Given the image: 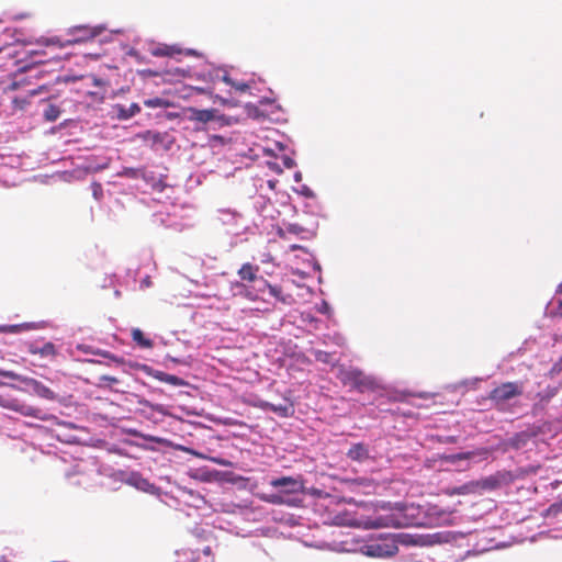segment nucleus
Returning a JSON list of instances; mask_svg holds the SVG:
<instances>
[{
	"label": "nucleus",
	"mask_w": 562,
	"mask_h": 562,
	"mask_svg": "<svg viewBox=\"0 0 562 562\" xmlns=\"http://www.w3.org/2000/svg\"><path fill=\"white\" fill-rule=\"evenodd\" d=\"M30 327V324L0 325V333L18 334L23 329H27Z\"/></svg>",
	"instance_id": "cd10ccee"
},
{
	"label": "nucleus",
	"mask_w": 562,
	"mask_h": 562,
	"mask_svg": "<svg viewBox=\"0 0 562 562\" xmlns=\"http://www.w3.org/2000/svg\"><path fill=\"white\" fill-rule=\"evenodd\" d=\"M140 111V108L138 104L136 103H132L130 104V106L125 108V106H120L119 108V117L120 119H130L132 116H134L136 113H138Z\"/></svg>",
	"instance_id": "b1692460"
},
{
	"label": "nucleus",
	"mask_w": 562,
	"mask_h": 562,
	"mask_svg": "<svg viewBox=\"0 0 562 562\" xmlns=\"http://www.w3.org/2000/svg\"><path fill=\"white\" fill-rule=\"evenodd\" d=\"M268 293L283 303H290L292 301V296L290 294L283 295L281 288L278 285L270 284L268 288Z\"/></svg>",
	"instance_id": "393cba45"
},
{
	"label": "nucleus",
	"mask_w": 562,
	"mask_h": 562,
	"mask_svg": "<svg viewBox=\"0 0 562 562\" xmlns=\"http://www.w3.org/2000/svg\"><path fill=\"white\" fill-rule=\"evenodd\" d=\"M92 192H93V196L94 199L99 200L100 196L102 195V187L100 183H92Z\"/></svg>",
	"instance_id": "4c0bfd02"
},
{
	"label": "nucleus",
	"mask_w": 562,
	"mask_h": 562,
	"mask_svg": "<svg viewBox=\"0 0 562 562\" xmlns=\"http://www.w3.org/2000/svg\"><path fill=\"white\" fill-rule=\"evenodd\" d=\"M234 88H236L240 92H245L249 89V86L247 83H235Z\"/></svg>",
	"instance_id": "ea45409f"
},
{
	"label": "nucleus",
	"mask_w": 562,
	"mask_h": 562,
	"mask_svg": "<svg viewBox=\"0 0 562 562\" xmlns=\"http://www.w3.org/2000/svg\"><path fill=\"white\" fill-rule=\"evenodd\" d=\"M270 485L277 491L269 494L267 497L268 502L277 505L285 504L290 506H296L301 502L297 495L303 491V483L300 480L291 476H281L272 479L270 481Z\"/></svg>",
	"instance_id": "f03ea898"
},
{
	"label": "nucleus",
	"mask_w": 562,
	"mask_h": 562,
	"mask_svg": "<svg viewBox=\"0 0 562 562\" xmlns=\"http://www.w3.org/2000/svg\"><path fill=\"white\" fill-rule=\"evenodd\" d=\"M396 551L397 547L394 544L373 542L366 546L364 553L369 557L384 558L395 554Z\"/></svg>",
	"instance_id": "a211bd4d"
},
{
	"label": "nucleus",
	"mask_w": 562,
	"mask_h": 562,
	"mask_svg": "<svg viewBox=\"0 0 562 562\" xmlns=\"http://www.w3.org/2000/svg\"><path fill=\"white\" fill-rule=\"evenodd\" d=\"M4 160H5L4 155L0 154V166H5V165H8Z\"/></svg>",
	"instance_id": "de8ad7c7"
},
{
	"label": "nucleus",
	"mask_w": 562,
	"mask_h": 562,
	"mask_svg": "<svg viewBox=\"0 0 562 562\" xmlns=\"http://www.w3.org/2000/svg\"><path fill=\"white\" fill-rule=\"evenodd\" d=\"M18 381L25 384L27 387V391L36 395L41 398L47 400V401H57L58 395L50 390L48 386H46L44 383H42L38 380H35L33 378L22 376L20 375V379H16Z\"/></svg>",
	"instance_id": "6e6552de"
},
{
	"label": "nucleus",
	"mask_w": 562,
	"mask_h": 562,
	"mask_svg": "<svg viewBox=\"0 0 562 562\" xmlns=\"http://www.w3.org/2000/svg\"><path fill=\"white\" fill-rule=\"evenodd\" d=\"M117 475L120 476L121 481L131 486H134L139 491L150 494H155L157 492V487L137 472H119Z\"/></svg>",
	"instance_id": "1a4fd4ad"
},
{
	"label": "nucleus",
	"mask_w": 562,
	"mask_h": 562,
	"mask_svg": "<svg viewBox=\"0 0 562 562\" xmlns=\"http://www.w3.org/2000/svg\"><path fill=\"white\" fill-rule=\"evenodd\" d=\"M462 490H463V487H461V488L458 491V494L463 493V492H462Z\"/></svg>",
	"instance_id": "6e6d98bb"
},
{
	"label": "nucleus",
	"mask_w": 562,
	"mask_h": 562,
	"mask_svg": "<svg viewBox=\"0 0 562 562\" xmlns=\"http://www.w3.org/2000/svg\"><path fill=\"white\" fill-rule=\"evenodd\" d=\"M245 295L249 296V297H252V295L249 292L245 293Z\"/></svg>",
	"instance_id": "5fc2aeb1"
},
{
	"label": "nucleus",
	"mask_w": 562,
	"mask_h": 562,
	"mask_svg": "<svg viewBox=\"0 0 562 562\" xmlns=\"http://www.w3.org/2000/svg\"><path fill=\"white\" fill-rule=\"evenodd\" d=\"M0 562H8V559L4 555H0Z\"/></svg>",
	"instance_id": "3c124183"
},
{
	"label": "nucleus",
	"mask_w": 562,
	"mask_h": 562,
	"mask_svg": "<svg viewBox=\"0 0 562 562\" xmlns=\"http://www.w3.org/2000/svg\"><path fill=\"white\" fill-rule=\"evenodd\" d=\"M212 460H213V462H215V463H217V464H220V465H227V462H225V461H224V460H222V459H215V458H214V459H212Z\"/></svg>",
	"instance_id": "49530a36"
},
{
	"label": "nucleus",
	"mask_w": 562,
	"mask_h": 562,
	"mask_svg": "<svg viewBox=\"0 0 562 562\" xmlns=\"http://www.w3.org/2000/svg\"><path fill=\"white\" fill-rule=\"evenodd\" d=\"M217 213L218 220L222 222V224L228 227L237 226L241 220V215L231 209H221L217 211Z\"/></svg>",
	"instance_id": "aec40b11"
},
{
	"label": "nucleus",
	"mask_w": 562,
	"mask_h": 562,
	"mask_svg": "<svg viewBox=\"0 0 562 562\" xmlns=\"http://www.w3.org/2000/svg\"><path fill=\"white\" fill-rule=\"evenodd\" d=\"M170 144L171 143H164V142L150 143V149L154 151H157V153H165L170 149Z\"/></svg>",
	"instance_id": "72a5a7b5"
},
{
	"label": "nucleus",
	"mask_w": 562,
	"mask_h": 562,
	"mask_svg": "<svg viewBox=\"0 0 562 562\" xmlns=\"http://www.w3.org/2000/svg\"><path fill=\"white\" fill-rule=\"evenodd\" d=\"M144 104L148 108H166V106H168V102L158 97L145 100Z\"/></svg>",
	"instance_id": "2f4dec72"
},
{
	"label": "nucleus",
	"mask_w": 562,
	"mask_h": 562,
	"mask_svg": "<svg viewBox=\"0 0 562 562\" xmlns=\"http://www.w3.org/2000/svg\"><path fill=\"white\" fill-rule=\"evenodd\" d=\"M555 341H562V330L554 334Z\"/></svg>",
	"instance_id": "a18cd8bd"
},
{
	"label": "nucleus",
	"mask_w": 562,
	"mask_h": 562,
	"mask_svg": "<svg viewBox=\"0 0 562 562\" xmlns=\"http://www.w3.org/2000/svg\"><path fill=\"white\" fill-rule=\"evenodd\" d=\"M117 175L135 180V187L143 192H147L148 190L160 192L166 187L164 176L161 173H156L155 171L145 168L125 167Z\"/></svg>",
	"instance_id": "20e7f679"
},
{
	"label": "nucleus",
	"mask_w": 562,
	"mask_h": 562,
	"mask_svg": "<svg viewBox=\"0 0 562 562\" xmlns=\"http://www.w3.org/2000/svg\"><path fill=\"white\" fill-rule=\"evenodd\" d=\"M223 80H224L226 83L231 85L232 87H234V86H235V82H234V81H233L228 76H224V77H223Z\"/></svg>",
	"instance_id": "79ce46f5"
},
{
	"label": "nucleus",
	"mask_w": 562,
	"mask_h": 562,
	"mask_svg": "<svg viewBox=\"0 0 562 562\" xmlns=\"http://www.w3.org/2000/svg\"><path fill=\"white\" fill-rule=\"evenodd\" d=\"M203 553H204L205 555H207V557H209V555H211V548H210V547H205V548L203 549Z\"/></svg>",
	"instance_id": "09e8293b"
},
{
	"label": "nucleus",
	"mask_w": 562,
	"mask_h": 562,
	"mask_svg": "<svg viewBox=\"0 0 562 562\" xmlns=\"http://www.w3.org/2000/svg\"><path fill=\"white\" fill-rule=\"evenodd\" d=\"M487 456H488L487 449H480V450H474V451L443 454L442 460L446 461L447 463L457 465L460 469H462L461 465L459 464L461 461H469L475 457H481L482 459H486Z\"/></svg>",
	"instance_id": "f8f14e48"
},
{
	"label": "nucleus",
	"mask_w": 562,
	"mask_h": 562,
	"mask_svg": "<svg viewBox=\"0 0 562 562\" xmlns=\"http://www.w3.org/2000/svg\"><path fill=\"white\" fill-rule=\"evenodd\" d=\"M78 127V122L74 120H65L57 128Z\"/></svg>",
	"instance_id": "e433bc0d"
},
{
	"label": "nucleus",
	"mask_w": 562,
	"mask_h": 562,
	"mask_svg": "<svg viewBox=\"0 0 562 562\" xmlns=\"http://www.w3.org/2000/svg\"><path fill=\"white\" fill-rule=\"evenodd\" d=\"M213 140L220 142V140H223V137L215 135V136H213Z\"/></svg>",
	"instance_id": "8fccbe9b"
},
{
	"label": "nucleus",
	"mask_w": 562,
	"mask_h": 562,
	"mask_svg": "<svg viewBox=\"0 0 562 562\" xmlns=\"http://www.w3.org/2000/svg\"><path fill=\"white\" fill-rule=\"evenodd\" d=\"M276 144H277L278 154L272 150H267V149L262 148L259 144L254 143V146L248 149V153L246 154V156L249 159L255 160V159H258L259 151H263V154L266 156L273 158V160L269 159L266 161V165L268 166V168L270 170L274 171L276 173H282L283 168H288V169L293 168L295 166V161L290 155L284 153L285 146L283 143H276Z\"/></svg>",
	"instance_id": "39448f33"
},
{
	"label": "nucleus",
	"mask_w": 562,
	"mask_h": 562,
	"mask_svg": "<svg viewBox=\"0 0 562 562\" xmlns=\"http://www.w3.org/2000/svg\"><path fill=\"white\" fill-rule=\"evenodd\" d=\"M188 55V56H196V52L194 49H182L178 45H166L160 44L151 49V55L156 57H173L176 55Z\"/></svg>",
	"instance_id": "4468645a"
},
{
	"label": "nucleus",
	"mask_w": 562,
	"mask_h": 562,
	"mask_svg": "<svg viewBox=\"0 0 562 562\" xmlns=\"http://www.w3.org/2000/svg\"><path fill=\"white\" fill-rule=\"evenodd\" d=\"M269 285L270 283L267 280L258 276L255 282L252 283V289L256 290L257 292L265 293L266 291H268Z\"/></svg>",
	"instance_id": "7c9ffc66"
},
{
	"label": "nucleus",
	"mask_w": 562,
	"mask_h": 562,
	"mask_svg": "<svg viewBox=\"0 0 562 562\" xmlns=\"http://www.w3.org/2000/svg\"><path fill=\"white\" fill-rule=\"evenodd\" d=\"M258 267H255L250 263H245L241 266V268L238 270V276L243 281H247L250 283H254L256 278L258 277Z\"/></svg>",
	"instance_id": "4be33fe9"
},
{
	"label": "nucleus",
	"mask_w": 562,
	"mask_h": 562,
	"mask_svg": "<svg viewBox=\"0 0 562 562\" xmlns=\"http://www.w3.org/2000/svg\"><path fill=\"white\" fill-rule=\"evenodd\" d=\"M29 351L32 355H40L43 358L54 357L56 355V347L53 342H33L29 347Z\"/></svg>",
	"instance_id": "6ab92c4d"
},
{
	"label": "nucleus",
	"mask_w": 562,
	"mask_h": 562,
	"mask_svg": "<svg viewBox=\"0 0 562 562\" xmlns=\"http://www.w3.org/2000/svg\"><path fill=\"white\" fill-rule=\"evenodd\" d=\"M312 355L314 356L316 361L327 363V364L333 363V356L327 351L315 349V350H312Z\"/></svg>",
	"instance_id": "c85d7f7f"
},
{
	"label": "nucleus",
	"mask_w": 562,
	"mask_h": 562,
	"mask_svg": "<svg viewBox=\"0 0 562 562\" xmlns=\"http://www.w3.org/2000/svg\"><path fill=\"white\" fill-rule=\"evenodd\" d=\"M499 484V481L496 476L494 475H491V476H487V477H484L482 479L480 482H479V485L485 490H494L498 486Z\"/></svg>",
	"instance_id": "c756f323"
},
{
	"label": "nucleus",
	"mask_w": 562,
	"mask_h": 562,
	"mask_svg": "<svg viewBox=\"0 0 562 562\" xmlns=\"http://www.w3.org/2000/svg\"><path fill=\"white\" fill-rule=\"evenodd\" d=\"M424 524L425 510L420 505L397 502L389 504L387 513L376 516L372 525L375 528H403Z\"/></svg>",
	"instance_id": "f257e3e1"
},
{
	"label": "nucleus",
	"mask_w": 562,
	"mask_h": 562,
	"mask_svg": "<svg viewBox=\"0 0 562 562\" xmlns=\"http://www.w3.org/2000/svg\"><path fill=\"white\" fill-rule=\"evenodd\" d=\"M66 100L57 102L55 97L48 99L43 109V117L47 122H54L65 112Z\"/></svg>",
	"instance_id": "2eb2a0df"
},
{
	"label": "nucleus",
	"mask_w": 562,
	"mask_h": 562,
	"mask_svg": "<svg viewBox=\"0 0 562 562\" xmlns=\"http://www.w3.org/2000/svg\"><path fill=\"white\" fill-rule=\"evenodd\" d=\"M278 235L284 240H289L291 235L301 239H308L312 237L313 233L299 224H288L279 229Z\"/></svg>",
	"instance_id": "f3484780"
},
{
	"label": "nucleus",
	"mask_w": 562,
	"mask_h": 562,
	"mask_svg": "<svg viewBox=\"0 0 562 562\" xmlns=\"http://www.w3.org/2000/svg\"><path fill=\"white\" fill-rule=\"evenodd\" d=\"M0 405L4 408L14 411L23 416L34 417L41 420H55L57 425L67 427V428H76V426L70 422L58 420L57 417L53 415L46 414L41 408L29 405L16 398H4L0 396Z\"/></svg>",
	"instance_id": "423d86ee"
},
{
	"label": "nucleus",
	"mask_w": 562,
	"mask_h": 562,
	"mask_svg": "<svg viewBox=\"0 0 562 562\" xmlns=\"http://www.w3.org/2000/svg\"><path fill=\"white\" fill-rule=\"evenodd\" d=\"M356 484L362 487V491L366 494L374 493L376 488V484L372 480L366 477L357 480Z\"/></svg>",
	"instance_id": "bb28decb"
},
{
	"label": "nucleus",
	"mask_w": 562,
	"mask_h": 562,
	"mask_svg": "<svg viewBox=\"0 0 562 562\" xmlns=\"http://www.w3.org/2000/svg\"><path fill=\"white\" fill-rule=\"evenodd\" d=\"M214 113H215L214 110H194L192 117L195 121L206 123L214 119Z\"/></svg>",
	"instance_id": "a878e982"
},
{
	"label": "nucleus",
	"mask_w": 562,
	"mask_h": 562,
	"mask_svg": "<svg viewBox=\"0 0 562 562\" xmlns=\"http://www.w3.org/2000/svg\"><path fill=\"white\" fill-rule=\"evenodd\" d=\"M235 294H244V291H246V286L240 283H236L233 288Z\"/></svg>",
	"instance_id": "58836bf2"
},
{
	"label": "nucleus",
	"mask_w": 562,
	"mask_h": 562,
	"mask_svg": "<svg viewBox=\"0 0 562 562\" xmlns=\"http://www.w3.org/2000/svg\"><path fill=\"white\" fill-rule=\"evenodd\" d=\"M294 180H295V182H301L302 181V173L300 171H296L294 173Z\"/></svg>",
	"instance_id": "37998d69"
},
{
	"label": "nucleus",
	"mask_w": 562,
	"mask_h": 562,
	"mask_svg": "<svg viewBox=\"0 0 562 562\" xmlns=\"http://www.w3.org/2000/svg\"><path fill=\"white\" fill-rule=\"evenodd\" d=\"M346 456L348 459L359 463H363L372 458L371 449L369 445L364 442L351 443Z\"/></svg>",
	"instance_id": "dca6fc26"
},
{
	"label": "nucleus",
	"mask_w": 562,
	"mask_h": 562,
	"mask_svg": "<svg viewBox=\"0 0 562 562\" xmlns=\"http://www.w3.org/2000/svg\"><path fill=\"white\" fill-rule=\"evenodd\" d=\"M0 376L11 379V380L20 379V374L15 373L13 371H5V370H1V369H0ZM0 384H2L1 381H0Z\"/></svg>",
	"instance_id": "c9c22d12"
},
{
	"label": "nucleus",
	"mask_w": 562,
	"mask_h": 562,
	"mask_svg": "<svg viewBox=\"0 0 562 562\" xmlns=\"http://www.w3.org/2000/svg\"><path fill=\"white\" fill-rule=\"evenodd\" d=\"M88 472L93 473L95 470L89 468L87 462H78L66 471L65 475L68 480H72L75 476H78V479L72 483L79 486H86Z\"/></svg>",
	"instance_id": "ddd939ff"
},
{
	"label": "nucleus",
	"mask_w": 562,
	"mask_h": 562,
	"mask_svg": "<svg viewBox=\"0 0 562 562\" xmlns=\"http://www.w3.org/2000/svg\"><path fill=\"white\" fill-rule=\"evenodd\" d=\"M132 338L142 348H151L154 345L153 340L145 337L139 328L132 329Z\"/></svg>",
	"instance_id": "5701e85b"
},
{
	"label": "nucleus",
	"mask_w": 562,
	"mask_h": 562,
	"mask_svg": "<svg viewBox=\"0 0 562 562\" xmlns=\"http://www.w3.org/2000/svg\"><path fill=\"white\" fill-rule=\"evenodd\" d=\"M520 394L521 387L517 383L507 382L495 387L491 392V400H493L497 404H504L506 401Z\"/></svg>",
	"instance_id": "9d476101"
},
{
	"label": "nucleus",
	"mask_w": 562,
	"mask_h": 562,
	"mask_svg": "<svg viewBox=\"0 0 562 562\" xmlns=\"http://www.w3.org/2000/svg\"><path fill=\"white\" fill-rule=\"evenodd\" d=\"M339 380L342 384L353 387L360 392L373 390L378 386L376 379L366 374L358 368L349 367L339 370Z\"/></svg>",
	"instance_id": "0eeeda50"
},
{
	"label": "nucleus",
	"mask_w": 562,
	"mask_h": 562,
	"mask_svg": "<svg viewBox=\"0 0 562 562\" xmlns=\"http://www.w3.org/2000/svg\"><path fill=\"white\" fill-rule=\"evenodd\" d=\"M103 29L89 25H76L67 30V38L53 36L43 38L42 43L47 47L63 48L74 44L86 43L101 34Z\"/></svg>",
	"instance_id": "7ed1b4c3"
},
{
	"label": "nucleus",
	"mask_w": 562,
	"mask_h": 562,
	"mask_svg": "<svg viewBox=\"0 0 562 562\" xmlns=\"http://www.w3.org/2000/svg\"><path fill=\"white\" fill-rule=\"evenodd\" d=\"M153 376L159 380L160 382H165L175 386H183L187 384V382L183 379L177 375L165 373L162 371H154Z\"/></svg>",
	"instance_id": "412c9836"
},
{
	"label": "nucleus",
	"mask_w": 562,
	"mask_h": 562,
	"mask_svg": "<svg viewBox=\"0 0 562 562\" xmlns=\"http://www.w3.org/2000/svg\"><path fill=\"white\" fill-rule=\"evenodd\" d=\"M120 294H121V293H120V291H119V290H116V291L114 292V295H115L116 297H119V296H120Z\"/></svg>",
	"instance_id": "864d4df0"
},
{
	"label": "nucleus",
	"mask_w": 562,
	"mask_h": 562,
	"mask_svg": "<svg viewBox=\"0 0 562 562\" xmlns=\"http://www.w3.org/2000/svg\"><path fill=\"white\" fill-rule=\"evenodd\" d=\"M143 368H144V370H145V371H147V372L151 371V369H150L149 367H147V366H143Z\"/></svg>",
	"instance_id": "603ef678"
},
{
	"label": "nucleus",
	"mask_w": 562,
	"mask_h": 562,
	"mask_svg": "<svg viewBox=\"0 0 562 562\" xmlns=\"http://www.w3.org/2000/svg\"><path fill=\"white\" fill-rule=\"evenodd\" d=\"M297 249L304 250V247L300 246V245H296V244H293V245L290 246V250H292V251L293 250H297Z\"/></svg>",
	"instance_id": "c03bdc74"
},
{
	"label": "nucleus",
	"mask_w": 562,
	"mask_h": 562,
	"mask_svg": "<svg viewBox=\"0 0 562 562\" xmlns=\"http://www.w3.org/2000/svg\"><path fill=\"white\" fill-rule=\"evenodd\" d=\"M270 409L282 417H288L290 414V407L286 405H270Z\"/></svg>",
	"instance_id": "473e14b6"
},
{
	"label": "nucleus",
	"mask_w": 562,
	"mask_h": 562,
	"mask_svg": "<svg viewBox=\"0 0 562 562\" xmlns=\"http://www.w3.org/2000/svg\"><path fill=\"white\" fill-rule=\"evenodd\" d=\"M329 310H330V307H329L328 303H327V302H325V301L322 303L321 307L318 308V311H319L321 313H323V314L328 313V312H329Z\"/></svg>",
	"instance_id": "a19ab883"
},
{
	"label": "nucleus",
	"mask_w": 562,
	"mask_h": 562,
	"mask_svg": "<svg viewBox=\"0 0 562 562\" xmlns=\"http://www.w3.org/2000/svg\"><path fill=\"white\" fill-rule=\"evenodd\" d=\"M109 166V158L101 157L97 158L94 156H90L85 158L75 170L78 173V177L87 173H93L99 170H102Z\"/></svg>",
	"instance_id": "9b49d317"
},
{
	"label": "nucleus",
	"mask_w": 562,
	"mask_h": 562,
	"mask_svg": "<svg viewBox=\"0 0 562 562\" xmlns=\"http://www.w3.org/2000/svg\"><path fill=\"white\" fill-rule=\"evenodd\" d=\"M299 193L307 199H314V192L306 184L301 186Z\"/></svg>",
	"instance_id": "f704fd0d"
}]
</instances>
